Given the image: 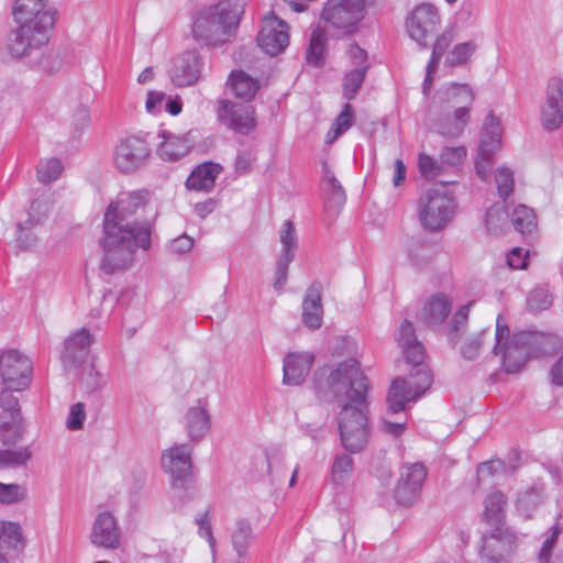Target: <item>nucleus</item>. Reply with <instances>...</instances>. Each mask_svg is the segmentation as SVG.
<instances>
[{
  "label": "nucleus",
  "instance_id": "nucleus-51",
  "mask_svg": "<svg viewBox=\"0 0 563 563\" xmlns=\"http://www.w3.org/2000/svg\"><path fill=\"white\" fill-rule=\"evenodd\" d=\"M165 100V95L161 90L152 89L147 91L145 97V110L148 113L157 112Z\"/></svg>",
  "mask_w": 563,
  "mask_h": 563
},
{
  "label": "nucleus",
  "instance_id": "nucleus-60",
  "mask_svg": "<svg viewBox=\"0 0 563 563\" xmlns=\"http://www.w3.org/2000/svg\"><path fill=\"white\" fill-rule=\"evenodd\" d=\"M290 261H291V255H289V254L283 255V257L278 264V268L276 272V278H275V286L278 288L282 287L286 282L287 268H288Z\"/></svg>",
  "mask_w": 563,
  "mask_h": 563
},
{
  "label": "nucleus",
  "instance_id": "nucleus-21",
  "mask_svg": "<svg viewBox=\"0 0 563 563\" xmlns=\"http://www.w3.org/2000/svg\"><path fill=\"white\" fill-rule=\"evenodd\" d=\"M179 426L189 445L202 441L212 428V419L207 405L197 402L186 407L181 412Z\"/></svg>",
  "mask_w": 563,
  "mask_h": 563
},
{
  "label": "nucleus",
  "instance_id": "nucleus-23",
  "mask_svg": "<svg viewBox=\"0 0 563 563\" xmlns=\"http://www.w3.org/2000/svg\"><path fill=\"white\" fill-rule=\"evenodd\" d=\"M92 342V334L81 329L75 332L65 343L63 352V363L65 367L71 369L77 367H90L92 358L89 354V346Z\"/></svg>",
  "mask_w": 563,
  "mask_h": 563
},
{
  "label": "nucleus",
  "instance_id": "nucleus-49",
  "mask_svg": "<svg viewBox=\"0 0 563 563\" xmlns=\"http://www.w3.org/2000/svg\"><path fill=\"white\" fill-rule=\"evenodd\" d=\"M507 265L512 269H527L529 265V251L514 247L507 254Z\"/></svg>",
  "mask_w": 563,
  "mask_h": 563
},
{
  "label": "nucleus",
  "instance_id": "nucleus-11",
  "mask_svg": "<svg viewBox=\"0 0 563 563\" xmlns=\"http://www.w3.org/2000/svg\"><path fill=\"white\" fill-rule=\"evenodd\" d=\"M367 14L366 0H327L321 20L346 34L355 33Z\"/></svg>",
  "mask_w": 563,
  "mask_h": 563
},
{
  "label": "nucleus",
  "instance_id": "nucleus-52",
  "mask_svg": "<svg viewBox=\"0 0 563 563\" xmlns=\"http://www.w3.org/2000/svg\"><path fill=\"white\" fill-rule=\"evenodd\" d=\"M549 377L552 385L563 386V349L551 365Z\"/></svg>",
  "mask_w": 563,
  "mask_h": 563
},
{
  "label": "nucleus",
  "instance_id": "nucleus-35",
  "mask_svg": "<svg viewBox=\"0 0 563 563\" xmlns=\"http://www.w3.org/2000/svg\"><path fill=\"white\" fill-rule=\"evenodd\" d=\"M327 35L322 27H316L310 37L307 60L310 65H322L325 56Z\"/></svg>",
  "mask_w": 563,
  "mask_h": 563
},
{
  "label": "nucleus",
  "instance_id": "nucleus-58",
  "mask_svg": "<svg viewBox=\"0 0 563 563\" xmlns=\"http://www.w3.org/2000/svg\"><path fill=\"white\" fill-rule=\"evenodd\" d=\"M418 167L424 176H433L437 173V162L429 155L420 153L418 157Z\"/></svg>",
  "mask_w": 563,
  "mask_h": 563
},
{
  "label": "nucleus",
  "instance_id": "nucleus-7",
  "mask_svg": "<svg viewBox=\"0 0 563 563\" xmlns=\"http://www.w3.org/2000/svg\"><path fill=\"white\" fill-rule=\"evenodd\" d=\"M453 31L445 30L432 45L431 57L427 66L423 90L427 92L440 68L455 69L470 65L475 58L478 44L475 40L453 43Z\"/></svg>",
  "mask_w": 563,
  "mask_h": 563
},
{
  "label": "nucleus",
  "instance_id": "nucleus-27",
  "mask_svg": "<svg viewBox=\"0 0 563 563\" xmlns=\"http://www.w3.org/2000/svg\"><path fill=\"white\" fill-rule=\"evenodd\" d=\"M494 338V328H484L475 325L456 341L460 352L465 358H475L481 352L492 345Z\"/></svg>",
  "mask_w": 563,
  "mask_h": 563
},
{
  "label": "nucleus",
  "instance_id": "nucleus-24",
  "mask_svg": "<svg viewBox=\"0 0 563 563\" xmlns=\"http://www.w3.org/2000/svg\"><path fill=\"white\" fill-rule=\"evenodd\" d=\"M218 115L227 126L241 134L250 133L256 125L253 109L241 107L228 100L220 102Z\"/></svg>",
  "mask_w": 563,
  "mask_h": 563
},
{
  "label": "nucleus",
  "instance_id": "nucleus-42",
  "mask_svg": "<svg viewBox=\"0 0 563 563\" xmlns=\"http://www.w3.org/2000/svg\"><path fill=\"white\" fill-rule=\"evenodd\" d=\"M27 498L26 488L16 483L0 482V504L12 505L18 504Z\"/></svg>",
  "mask_w": 563,
  "mask_h": 563
},
{
  "label": "nucleus",
  "instance_id": "nucleus-36",
  "mask_svg": "<svg viewBox=\"0 0 563 563\" xmlns=\"http://www.w3.org/2000/svg\"><path fill=\"white\" fill-rule=\"evenodd\" d=\"M451 311L450 300L443 296L432 297L424 307V317L429 322H442Z\"/></svg>",
  "mask_w": 563,
  "mask_h": 563
},
{
  "label": "nucleus",
  "instance_id": "nucleus-41",
  "mask_svg": "<svg viewBox=\"0 0 563 563\" xmlns=\"http://www.w3.org/2000/svg\"><path fill=\"white\" fill-rule=\"evenodd\" d=\"M87 421V407L84 402L77 401L69 406L66 418L65 427L69 431H80L84 429Z\"/></svg>",
  "mask_w": 563,
  "mask_h": 563
},
{
  "label": "nucleus",
  "instance_id": "nucleus-53",
  "mask_svg": "<svg viewBox=\"0 0 563 563\" xmlns=\"http://www.w3.org/2000/svg\"><path fill=\"white\" fill-rule=\"evenodd\" d=\"M9 461V465H21L25 464L32 456V452L29 448L22 446L15 450H5Z\"/></svg>",
  "mask_w": 563,
  "mask_h": 563
},
{
  "label": "nucleus",
  "instance_id": "nucleus-28",
  "mask_svg": "<svg viewBox=\"0 0 563 563\" xmlns=\"http://www.w3.org/2000/svg\"><path fill=\"white\" fill-rule=\"evenodd\" d=\"M508 500L504 493L495 490L484 499L482 510V522L492 527L505 525L507 517Z\"/></svg>",
  "mask_w": 563,
  "mask_h": 563
},
{
  "label": "nucleus",
  "instance_id": "nucleus-39",
  "mask_svg": "<svg viewBox=\"0 0 563 563\" xmlns=\"http://www.w3.org/2000/svg\"><path fill=\"white\" fill-rule=\"evenodd\" d=\"M353 112L350 106H344L343 110L336 117L335 121L329 129L325 135V142L332 143L336 140L342 133L347 131L353 123Z\"/></svg>",
  "mask_w": 563,
  "mask_h": 563
},
{
  "label": "nucleus",
  "instance_id": "nucleus-17",
  "mask_svg": "<svg viewBox=\"0 0 563 563\" xmlns=\"http://www.w3.org/2000/svg\"><path fill=\"white\" fill-rule=\"evenodd\" d=\"M150 156L145 142L130 135L121 139L113 151V164L123 174H131L141 168Z\"/></svg>",
  "mask_w": 563,
  "mask_h": 563
},
{
  "label": "nucleus",
  "instance_id": "nucleus-50",
  "mask_svg": "<svg viewBox=\"0 0 563 563\" xmlns=\"http://www.w3.org/2000/svg\"><path fill=\"white\" fill-rule=\"evenodd\" d=\"M280 242L284 245L285 254L291 255L290 251L295 247L297 242L296 230L290 222H285L280 231Z\"/></svg>",
  "mask_w": 563,
  "mask_h": 563
},
{
  "label": "nucleus",
  "instance_id": "nucleus-45",
  "mask_svg": "<svg viewBox=\"0 0 563 563\" xmlns=\"http://www.w3.org/2000/svg\"><path fill=\"white\" fill-rule=\"evenodd\" d=\"M90 540L98 548L117 549L121 543V536L118 530H92Z\"/></svg>",
  "mask_w": 563,
  "mask_h": 563
},
{
  "label": "nucleus",
  "instance_id": "nucleus-38",
  "mask_svg": "<svg viewBox=\"0 0 563 563\" xmlns=\"http://www.w3.org/2000/svg\"><path fill=\"white\" fill-rule=\"evenodd\" d=\"M353 473V460L346 454L338 455L333 462L331 479L336 485L345 484Z\"/></svg>",
  "mask_w": 563,
  "mask_h": 563
},
{
  "label": "nucleus",
  "instance_id": "nucleus-64",
  "mask_svg": "<svg viewBox=\"0 0 563 563\" xmlns=\"http://www.w3.org/2000/svg\"><path fill=\"white\" fill-rule=\"evenodd\" d=\"M166 111L172 115H177L181 112L183 103L180 98H168L165 103Z\"/></svg>",
  "mask_w": 563,
  "mask_h": 563
},
{
  "label": "nucleus",
  "instance_id": "nucleus-9",
  "mask_svg": "<svg viewBox=\"0 0 563 563\" xmlns=\"http://www.w3.org/2000/svg\"><path fill=\"white\" fill-rule=\"evenodd\" d=\"M405 29L410 40L423 46L431 42L433 44L444 31L438 7L428 2L410 10L406 16Z\"/></svg>",
  "mask_w": 563,
  "mask_h": 563
},
{
  "label": "nucleus",
  "instance_id": "nucleus-54",
  "mask_svg": "<svg viewBox=\"0 0 563 563\" xmlns=\"http://www.w3.org/2000/svg\"><path fill=\"white\" fill-rule=\"evenodd\" d=\"M551 302V297L542 290H536L529 296V306L532 310L547 309Z\"/></svg>",
  "mask_w": 563,
  "mask_h": 563
},
{
  "label": "nucleus",
  "instance_id": "nucleus-40",
  "mask_svg": "<svg viewBox=\"0 0 563 563\" xmlns=\"http://www.w3.org/2000/svg\"><path fill=\"white\" fill-rule=\"evenodd\" d=\"M64 166L57 158H45L37 166V179L43 184H49L62 175Z\"/></svg>",
  "mask_w": 563,
  "mask_h": 563
},
{
  "label": "nucleus",
  "instance_id": "nucleus-63",
  "mask_svg": "<svg viewBox=\"0 0 563 563\" xmlns=\"http://www.w3.org/2000/svg\"><path fill=\"white\" fill-rule=\"evenodd\" d=\"M156 78V70L154 67H145L137 75V82L141 85H147L154 81Z\"/></svg>",
  "mask_w": 563,
  "mask_h": 563
},
{
  "label": "nucleus",
  "instance_id": "nucleus-46",
  "mask_svg": "<svg viewBox=\"0 0 563 563\" xmlns=\"http://www.w3.org/2000/svg\"><path fill=\"white\" fill-rule=\"evenodd\" d=\"M495 177L499 196L508 198L514 188L512 172L506 167H500L496 170Z\"/></svg>",
  "mask_w": 563,
  "mask_h": 563
},
{
  "label": "nucleus",
  "instance_id": "nucleus-47",
  "mask_svg": "<svg viewBox=\"0 0 563 563\" xmlns=\"http://www.w3.org/2000/svg\"><path fill=\"white\" fill-rule=\"evenodd\" d=\"M544 102L563 106V79L560 77L551 78L545 87Z\"/></svg>",
  "mask_w": 563,
  "mask_h": 563
},
{
  "label": "nucleus",
  "instance_id": "nucleus-20",
  "mask_svg": "<svg viewBox=\"0 0 563 563\" xmlns=\"http://www.w3.org/2000/svg\"><path fill=\"white\" fill-rule=\"evenodd\" d=\"M514 548L511 530H484L478 545L479 560L482 563H498L509 556Z\"/></svg>",
  "mask_w": 563,
  "mask_h": 563
},
{
  "label": "nucleus",
  "instance_id": "nucleus-2",
  "mask_svg": "<svg viewBox=\"0 0 563 563\" xmlns=\"http://www.w3.org/2000/svg\"><path fill=\"white\" fill-rule=\"evenodd\" d=\"M339 362L327 384L342 405L339 419L341 443L350 452L361 451L368 442L369 426L366 396L368 384L360 367V349L355 340L342 338L334 345Z\"/></svg>",
  "mask_w": 563,
  "mask_h": 563
},
{
  "label": "nucleus",
  "instance_id": "nucleus-13",
  "mask_svg": "<svg viewBox=\"0 0 563 563\" xmlns=\"http://www.w3.org/2000/svg\"><path fill=\"white\" fill-rule=\"evenodd\" d=\"M162 473L173 487L183 486L192 475V448L188 443H174L162 451Z\"/></svg>",
  "mask_w": 563,
  "mask_h": 563
},
{
  "label": "nucleus",
  "instance_id": "nucleus-4",
  "mask_svg": "<svg viewBox=\"0 0 563 563\" xmlns=\"http://www.w3.org/2000/svg\"><path fill=\"white\" fill-rule=\"evenodd\" d=\"M33 372V361L24 351L0 349V437L5 444H14L23 434L21 405L15 394L31 388Z\"/></svg>",
  "mask_w": 563,
  "mask_h": 563
},
{
  "label": "nucleus",
  "instance_id": "nucleus-55",
  "mask_svg": "<svg viewBox=\"0 0 563 563\" xmlns=\"http://www.w3.org/2000/svg\"><path fill=\"white\" fill-rule=\"evenodd\" d=\"M466 151L464 147H449L442 153V161L450 165H456L464 161Z\"/></svg>",
  "mask_w": 563,
  "mask_h": 563
},
{
  "label": "nucleus",
  "instance_id": "nucleus-22",
  "mask_svg": "<svg viewBox=\"0 0 563 563\" xmlns=\"http://www.w3.org/2000/svg\"><path fill=\"white\" fill-rule=\"evenodd\" d=\"M426 475V470L421 464L405 466L395 488L397 503L404 506L412 505L420 496Z\"/></svg>",
  "mask_w": 563,
  "mask_h": 563
},
{
  "label": "nucleus",
  "instance_id": "nucleus-14",
  "mask_svg": "<svg viewBox=\"0 0 563 563\" xmlns=\"http://www.w3.org/2000/svg\"><path fill=\"white\" fill-rule=\"evenodd\" d=\"M53 208L45 200H35L30 209L27 218L19 223L14 246L21 250H32L42 241L44 224L52 214Z\"/></svg>",
  "mask_w": 563,
  "mask_h": 563
},
{
  "label": "nucleus",
  "instance_id": "nucleus-48",
  "mask_svg": "<svg viewBox=\"0 0 563 563\" xmlns=\"http://www.w3.org/2000/svg\"><path fill=\"white\" fill-rule=\"evenodd\" d=\"M387 175L391 180L394 187H400L404 185L407 176V167L404 161L399 157L395 158L387 166Z\"/></svg>",
  "mask_w": 563,
  "mask_h": 563
},
{
  "label": "nucleus",
  "instance_id": "nucleus-29",
  "mask_svg": "<svg viewBox=\"0 0 563 563\" xmlns=\"http://www.w3.org/2000/svg\"><path fill=\"white\" fill-rule=\"evenodd\" d=\"M221 172L222 167L219 164H200L190 173L185 181V186L188 190L211 191Z\"/></svg>",
  "mask_w": 563,
  "mask_h": 563
},
{
  "label": "nucleus",
  "instance_id": "nucleus-31",
  "mask_svg": "<svg viewBox=\"0 0 563 563\" xmlns=\"http://www.w3.org/2000/svg\"><path fill=\"white\" fill-rule=\"evenodd\" d=\"M324 309L322 297L318 292L308 294L301 303L300 321L302 325L311 331L322 327Z\"/></svg>",
  "mask_w": 563,
  "mask_h": 563
},
{
  "label": "nucleus",
  "instance_id": "nucleus-16",
  "mask_svg": "<svg viewBox=\"0 0 563 563\" xmlns=\"http://www.w3.org/2000/svg\"><path fill=\"white\" fill-rule=\"evenodd\" d=\"M290 42V26L275 13H267L263 19L257 35V44L263 52L275 56L283 53Z\"/></svg>",
  "mask_w": 563,
  "mask_h": 563
},
{
  "label": "nucleus",
  "instance_id": "nucleus-25",
  "mask_svg": "<svg viewBox=\"0 0 563 563\" xmlns=\"http://www.w3.org/2000/svg\"><path fill=\"white\" fill-rule=\"evenodd\" d=\"M162 141L157 145V155L165 162H175L186 156L194 143L192 132L170 133L163 131L159 134Z\"/></svg>",
  "mask_w": 563,
  "mask_h": 563
},
{
  "label": "nucleus",
  "instance_id": "nucleus-34",
  "mask_svg": "<svg viewBox=\"0 0 563 563\" xmlns=\"http://www.w3.org/2000/svg\"><path fill=\"white\" fill-rule=\"evenodd\" d=\"M229 86L235 97L245 101L252 100L260 89L258 81L242 70L231 74Z\"/></svg>",
  "mask_w": 563,
  "mask_h": 563
},
{
  "label": "nucleus",
  "instance_id": "nucleus-62",
  "mask_svg": "<svg viewBox=\"0 0 563 563\" xmlns=\"http://www.w3.org/2000/svg\"><path fill=\"white\" fill-rule=\"evenodd\" d=\"M216 209V201L213 199H206L203 201L198 202L195 206V213L200 218H206L210 213H212Z\"/></svg>",
  "mask_w": 563,
  "mask_h": 563
},
{
  "label": "nucleus",
  "instance_id": "nucleus-43",
  "mask_svg": "<svg viewBox=\"0 0 563 563\" xmlns=\"http://www.w3.org/2000/svg\"><path fill=\"white\" fill-rule=\"evenodd\" d=\"M541 122L545 130H554L563 122V106L544 102Z\"/></svg>",
  "mask_w": 563,
  "mask_h": 563
},
{
  "label": "nucleus",
  "instance_id": "nucleus-61",
  "mask_svg": "<svg viewBox=\"0 0 563 563\" xmlns=\"http://www.w3.org/2000/svg\"><path fill=\"white\" fill-rule=\"evenodd\" d=\"M349 57L356 65V67L367 66V54L363 48H361L357 45L351 46V48L349 49Z\"/></svg>",
  "mask_w": 563,
  "mask_h": 563
},
{
  "label": "nucleus",
  "instance_id": "nucleus-57",
  "mask_svg": "<svg viewBox=\"0 0 563 563\" xmlns=\"http://www.w3.org/2000/svg\"><path fill=\"white\" fill-rule=\"evenodd\" d=\"M195 241L187 234H181L170 242V250L175 253L183 254L189 252L194 247Z\"/></svg>",
  "mask_w": 563,
  "mask_h": 563
},
{
  "label": "nucleus",
  "instance_id": "nucleus-26",
  "mask_svg": "<svg viewBox=\"0 0 563 563\" xmlns=\"http://www.w3.org/2000/svg\"><path fill=\"white\" fill-rule=\"evenodd\" d=\"M396 341L404 354L406 362L412 366V372L416 373L420 368H427L424 365V352L421 344L415 336V331L411 324L404 323L396 334Z\"/></svg>",
  "mask_w": 563,
  "mask_h": 563
},
{
  "label": "nucleus",
  "instance_id": "nucleus-33",
  "mask_svg": "<svg viewBox=\"0 0 563 563\" xmlns=\"http://www.w3.org/2000/svg\"><path fill=\"white\" fill-rule=\"evenodd\" d=\"M510 220L514 229L522 236H531L538 231L537 214L525 205L514 208Z\"/></svg>",
  "mask_w": 563,
  "mask_h": 563
},
{
  "label": "nucleus",
  "instance_id": "nucleus-6",
  "mask_svg": "<svg viewBox=\"0 0 563 563\" xmlns=\"http://www.w3.org/2000/svg\"><path fill=\"white\" fill-rule=\"evenodd\" d=\"M474 92L470 85L450 82L438 92L429 114L435 128L445 134L460 133L470 119Z\"/></svg>",
  "mask_w": 563,
  "mask_h": 563
},
{
  "label": "nucleus",
  "instance_id": "nucleus-59",
  "mask_svg": "<svg viewBox=\"0 0 563 563\" xmlns=\"http://www.w3.org/2000/svg\"><path fill=\"white\" fill-rule=\"evenodd\" d=\"M118 525L114 514L110 510H101L95 519L96 528H113Z\"/></svg>",
  "mask_w": 563,
  "mask_h": 563
},
{
  "label": "nucleus",
  "instance_id": "nucleus-15",
  "mask_svg": "<svg viewBox=\"0 0 563 563\" xmlns=\"http://www.w3.org/2000/svg\"><path fill=\"white\" fill-rule=\"evenodd\" d=\"M503 128L500 121L489 117L485 121L481 135L477 157L475 161L476 175L487 179L490 172L492 158L501 147Z\"/></svg>",
  "mask_w": 563,
  "mask_h": 563
},
{
  "label": "nucleus",
  "instance_id": "nucleus-1",
  "mask_svg": "<svg viewBox=\"0 0 563 563\" xmlns=\"http://www.w3.org/2000/svg\"><path fill=\"white\" fill-rule=\"evenodd\" d=\"M155 217V209L143 191L124 194L108 207L101 242V266L106 272L129 267L137 251L150 247Z\"/></svg>",
  "mask_w": 563,
  "mask_h": 563
},
{
  "label": "nucleus",
  "instance_id": "nucleus-8",
  "mask_svg": "<svg viewBox=\"0 0 563 563\" xmlns=\"http://www.w3.org/2000/svg\"><path fill=\"white\" fill-rule=\"evenodd\" d=\"M455 201L452 191L444 185H435L420 199L419 219L423 228L439 231L452 220Z\"/></svg>",
  "mask_w": 563,
  "mask_h": 563
},
{
  "label": "nucleus",
  "instance_id": "nucleus-32",
  "mask_svg": "<svg viewBox=\"0 0 563 563\" xmlns=\"http://www.w3.org/2000/svg\"><path fill=\"white\" fill-rule=\"evenodd\" d=\"M25 547V539L21 530H0V563L19 555Z\"/></svg>",
  "mask_w": 563,
  "mask_h": 563
},
{
  "label": "nucleus",
  "instance_id": "nucleus-3",
  "mask_svg": "<svg viewBox=\"0 0 563 563\" xmlns=\"http://www.w3.org/2000/svg\"><path fill=\"white\" fill-rule=\"evenodd\" d=\"M10 16L13 27L3 40V51L22 59L49 43L58 11L49 0H13Z\"/></svg>",
  "mask_w": 563,
  "mask_h": 563
},
{
  "label": "nucleus",
  "instance_id": "nucleus-30",
  "mask_svg": "<svg viewBox=\"0 0 563 563\" xmlns=\"http://www.w3.org/2000/svg\"><path fill=\"white\" fill-rule=\"evenodd\" d=\"M538 563H563L562 530H548L540 536Z\"/></svg>",
  "mask_w": 563,
  "mask_h": 563
},
{
  "label": "nucleus",
  "instance_id": "nucleus-18",
  "mask_svg": "<svg viewBox=\"0 0 563 563\" xmlns=\"http://www.w3.org/2000/svg\"><path fill=\"white\" fill-rule=\"evenodd\" d=\"M170 81L177 87L196 85L202 75V59L196 49L176 55L166 69Z\"/></svg>",
  "mask_w": 563,
  "mask_h": 563
},
{
  "label": "nucleus",
  "instance_id": "nucleus-5",
  "mask_svg": "<svg viewBox=\"0 0 563 563\" xmlns=\"http://www.w3.org/2000/svg\"><path fill=\"white\" fill-rule=\"evenodd\" d=\"M243 13L240 0H219L191 16L190 35L201 44L217 46L234 34Z\"/></svg>",
  "mask_w": 563,
  "mask_h": 563
},
{
  "label": "nucleus",
  "instance_id": "nucleus-12",
  "mask_svg": "<svg viewBox=\"0 0 563 563\" xmlns=\"http://www.w3.org/2000/svg\"><path fill=\"white\" fill-rule=\"evenodd\" d=\"M430 382V373L426 368L394 379L387 395L388 411L399 412L405 409L408 402L416 400L427 390Z\"/></svg>",
  "mask_w": 563,
  "mask_h": 563
},
{
  "label": "nucleus",
  "instance_id": "nucleus-44",
  "mask_svg": "<svg viewBox=\"0 0 563 563\" xmlns=\"http://www.w3.org/2000/svg\"><path fill=\"white\" fill-rule=\"evenodd\" d=\"M366 70L367 66L355 67L353 70L345 75L343 81V95L345 98H354L355 93L363 84Z\"/></svg>",
  "mask_w": 563,
  "mask_h": 563
},
{
  "label": "nucleus",
  "instance_id": "nucleus-19",
  "mask_svg": "<svg viewBox=\"0 0 563 563\" xmlns=\"http://www.w3.org/2000/svg\"><path fill=\"white\" fill-rule=\"evenodd\" d=\"M316 363V354L311 350L292 349L283 357L282 384L287 387H299L309 377Z\"/></svg>",
  "mask_w": 563,
  "mask_h": 563
},
{
  "label": "nucleus",
  "instance_id": "nucleus-37",
  "mask_svg": "<svg viewBox=\"0 0 563 563\" xmlns=\"http://www.w3.org/2000/svg\"><path fill=\"white\" fill-rule=\"evenodd\" d=\"M507 221V211L504 203H494L490 206L485 216L484 224L488 232L498 233L505 227Z\"/></svg>",
  "mask_w": 563,
  "mask_h": 563
},
{
  "label": "nucleus",
  "instance_id": "nucleus-56",
  "mask_svg": "<svg viewBox=\"0 0 563 563\" xmlns=\"http://www.w3.org/2000/svg\"><path fill=\"white\" fill-rule=\"evenodd\" d=\"M250 538L251 536L249 530H235L233 532L232 542L240 556H243L246 553Z\"/></svg>",
  "mask_w": 563,
  "mask_h": 563
},
{
  "label": "nucleus",
  "instance_id": "nucleus-10",
  "mask_svg": "<svg viewBox=\"0 0 563 563\" xmlns=\"http://www.w3.org/2000/svg\"><path fill=\"white\" fill-rule=\"evenodd\" d=\"M495 354L503 355L504 366L507 372L519 371L529 358V347L525 335L510 336V330L505 317L498 314L494 322Z\"/></svg>",
  "mask_w": 563,
  "mask_h": 563
}]
</instances>
